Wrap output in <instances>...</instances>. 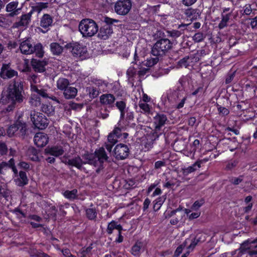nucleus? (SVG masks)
Instances as JSON below:
<instances>
[{"label":"nucleus","mask_w":257,"mask_h":257,"mask_svg":"<svg viewBox=\"0 0 257 257\" xmlns=\"http://www.w3.org/2000/svg\"><path fill=\"white\" fill-rule=\"evenodd\" d=\"M23 91L21 82H14L10 84L6 90H3L0 102L8 105L6 108L7 111H12L17 103H21L23 101Z\"/></svg>","instance_id":"f257e3e1"},{"label":"nucleus","mask_w":257,"mask_h":257,"mask_svg":"<svg viewBox=\"0 0 257 257\" xmlns=\"http://www.w3.org/2000/svg\"><path fill=\"white\" fill-rule=\"evenodd\" d=\"M158 40L154 44L151 49V55L150 59H148L149 64H157L162 57L173 47V43L166 38L165 33L161 31H157Z\"/></svg>","instance_id":"f03ea898"},{"label":"nucleus","mask_w":257,"mask_h":257,"mask_svg":"<svg viewBox=\"0 0 257 257\" xmlns=\"http://www.w3.org/2000/svg\"><path fill=\"white\" fill-rule=\"evenodd\" d=\"M107 158L104 148H101L95 151L93 158L90 157L87 162H83L81 158L78 157L68 160V163L78 168H80L83 164L88 163L97 168L96 171L98 172L103 168V164Z\"/></svg>","instance_id":"7ed1b4c3"},{"label":"nucleus","mask_w":257,"mask_h":257,"mask_svg":"<svg viewBox=\"0 0 257 257\" xmlns=\"http://www.w3.org/2000/svg\"><path fill=\"white\" fill-rule=\"evenodd\" d=\"M79 31L83 37L89 38L94 36L98 31L96 22L90 19L82 20L79 24Z\"/></svg>","instance_id":"20e7f679"},{"label":"nucleus","mask_w":257,"mask_h":257,"mask_svg":"<svg viewBox=\"0 0 257 257\" xmlns=\"http://www.w3.org/2000/svg\"><path fill=\"white\" fill-rule=\"evenodd\" d=\"M198 54H191L190 56H182L178 51L174 52L169 57L170 64H189L199 61Z\"/></svg>","instance_id":"39448f33"},{"label":"nucleus","mask_w":257,"mask_h":257,"mask_svg":"<svg viewBox=\"0 0 257 257\" xmlns=\"http://www.w3.org/2000/svg\"><path fill=\"white\" fill-rule=\"evenodd\" d=\"M65 47L67 49H71L73 56L83 60L89 58V53L86 46L79 42L69 43L65 45Z\"/></svg>","instance_id":"423d86ee"},{"label":"nucleus","mask_w":257,"mask_h":257,"mask_svg":"<svg viewBox=\"0 0 257 257\" xmlns=\"http://www.w3.org/2000/svg\"><path fill=\"white\" fill-rule=\"evenodd\" d=\"M31 119L35 126L39 129L45 128L49 124V120L42 113L32 111Z\"/></svg>","instance_id":"0eeeda50"},{"label":"nucleus","mask_w":257,"mask_h":257,"mask_svg":"<svg viewBox=\"0 0 257 257\" xmlns=\"http://www.w3.org/2000/svg\"><path fill=\"white\" fill-rule=\"evenodd\" d=\"M131 0H117L114 5V11L118 15L125 16L131 10Z\"/></svg>","instance_id":"6e6552de"},{"label":"nucleus","mask_w":257,"mask_h":257,"mask_svg":"<svg viewBox=\"0 0 257 257\" xmlns=\"http://www.w3.org/2000/svg\"><path fill=\"white\" fill-rule=\"evenodd\" d=\"M19 2L18 1H13L7 5L6 11L8 14L7 17H14L19 15L21 11V8H18Z\"/></svg>","instance_id":"1a4fd4ad"},{"label":"nucleus","mask_w":257,"mask_h":257,"mask_svg":"<svg viewBox=\"0 0 257 257\" xmlns=\"http://www.w3.org/2000/svg\"><path fill=\"white\" fill-rule=\"evenodd\" d=\"M114 154L117 159L123 160L128 156L129 149L126 145L119 144L115 147Z\"/></svg>","instance_id":"9d476101"},{"label":"nucleus","mask_w":257,"mask_h":257,"mask_svg":"<svg viewBox=\"0 0 257 257\" xmlns=\"http://www.w3.org/2000/svg\"><path fill=\"white\" fill-rule=\"evenodd\" d=\"M32 16L29 13L22 14L19 20L16 21L13 25L14 28L27 27L31 21Z\"/></svg>","instance_id":"9b49d317"},{"label":"nucleus","mask_w":257,"mask_h":257,"mask_svg":"<svg viewBox=\"0 0 257 257\" xmlns=\"http://www.w3.org/2000/svg\"><path fill=\"white\" fill-rule=\"evenodd\" d=\"M190 24H181L178 27L179 30H172L170 31H166L165 36L166 38L172 37L173 39H176L180 37L184 33V30H186L187 27L190 25Z\"/></svg>","instance_id":"f8f14e48"},{"label":"nucleus","mask_w":257,"mask_h":257,"mask_svg":"<svg viewBox=\"0 0 257 257\" xmlns=\"http://www.w3.org/2000/svg\"><path fill=\"white\" fill-rule=\"evenodd\" d=\"M257 247V238L253 241L247 240L244 242L240 246L241 251H248L250 255L257 254L256 250H251L253 248Z\"/></svg>","instance_id":"ddd939ff"},{"label":"nucleus","mask_w":257,"mask_h":257,"mask_svg":"<svg viewBox=\"0 0 257 257\" xmlns=\"http://www.w3.org/2000/svg\"><path fill=\"white\" fill-rule=\"evenodd\" d=\"M32 40L28 38L23 41L20 44L19 48L21 52L24 54L29 55L33 54Z\"/></svg>","instance_id":"4468645a"},{"label":"nucleus","mask_w":257,"mask_h":257,"mask_svg":"<svg viewBox=\"0 0 257 257\" xmlns=\"http://www.w3.org/2000/svg\"><path fill=\"white\" fill-rule=\"evenodd\" d=\"M183 13L186 18L191 21L196 20L198 18H200L201 14L198 9H192L191 8L185 9Z\"/></svg>","instance_id":"2eb2a0df"},{"label":"nucleus","mask_w":257,"mask_h":257,"mask_svg":"<svg viewBox=\"0 0 257 257\" xmlns=\"http://www.w3.org/2000/svg\"><path fill=\"white\" fill-rule=\"evenodd\" d=\"M48 136L43 133H37L34 138L35 145L38 147H43L48 143Z\"/></svg>","instance_id":"dca6fc26"},{"label":"nucleus","mask_w":257,"mask_h":257,"mask_svg":"<svg viewBox=\"0 0 257 257\" xmlns=\"http://www.w3.org/2000/svg\"><path fill=\"white\" fill-rule=\"evenodd\" d=\"M167 120L166 115L162 113H157L153 119V124L156 131L160 130L165 125Z\"/></svg>","instance_id":"f3484780"},{"label":"nucleus","mask_w":257,"mask_h":257,"mask_svg":"<svg viewBox=\"0 0 257 257\" xmlns=\"http://www.w3.org/2000/svg\"><path fill=\"white\" fill-rule=\"evenodd\" d=\"M171 95L175 97L174 98L175 102H177L178 100L180 101L176 105V108L178 109L182 108L184 106L185 102L187 99V96H181V95L179 96L178 92H173L172 93H170L168 96V99L170 101H173V100L171 98Z\"/></svg>","instance_id":"a211bd4d"},{"label":"nucleus","mask_w":257,"mask_h":257,"mask_svg":"<svg viewBox=\"0 0 257 257\" xmlns=\"http://www.w3.org/2000/svg\"><path fill=\"white\" fill-rule=\"evenodd\" d=\"M17 71L12 69L9 65H3L0 73V75L4 79L11 78L17 75Z\"/></svg>","instance_id":"6ab92c4d"},{"label":"nucleus","mask_w":257,"mask_h":257,"mask_svg":"<svg viewBox=\"0 0 257 257\" xmlns=\"http://www.w3.org/2000/svg\"><path fill=\"white\" fill-rule=\"evenodd\" d=\"M113 32L112 28L102 25L98 32V36L101 39L106 40Z\"/></svg>","instance_id":"aec40b11"},{"label":"nucleus","mask_w":257,"mask_h":257,"mask_svg":"<svg viewBox=\"0 0 257 257\" xmlns=\"http://www.w3.org/2000/svg\"><path fill=\"white\" fill-rule=\"evenodd\" d=\"M53 22V17L49 14H45L40 19V26L46 29L52 25Z\"/></svg>","instance_id":"412c9836"},{"label":"nucleus","mask_w":257,"mask_h":257,"mask_svg":"<svg viewBox=\"0 0 257 257\" xmlns=\"http://www.w3.org/2000/svg\"><path fill=\"white\" fill-rule=\"evenodd\" d=\"M115 100L114 96L111 94H104L100 97V103L109 107L113 106Z\"/></svg>","instance_id":"4be33fe9"},{"label":"nucleus","mask_w":257,"mask_h":257,"mask_svg":"<svg viewBox=\"0 0 257 257\" xmlns=\"http://www.w3.org/2000/svg\"><path fill=\"white\" fill-rule=\"evenodd\" d=\"M45 153L55 157H59L63 154L64 151L60 146L47 147L45 150Z\"/></svg>","instance_id":"5701e85b"},{"label":"nucleus","mask_w":257,"mask_h":257,"mask_svg":"<svg viewBox=\"0 0 257 257\" xmlns=\"http://www.w3.org/2000/svg\"><path fill=\"white\" fill-rule=\"evenodd\" d=\"M77 94V89L74 87H67L63 92L64 96L66 99H71L74 98Z\"/></svg>","instance_id":"b1692460"},{"label":"nucleus","mask_w":257,"mask_h":257,"mask_svg":"<svg viewBox=\"0 0 257 257\" xmlns=\"http://www.w3.org/2000/svg\"><path fill=\"white\" fill-rule=\"evenodd\" d=\"M50 47L51 53L54 55L59 56L61 54L63 51V47L58 43L53 42L51 43Z\"/></svg>","instance_id":"393cba45"},{"label":"nucleus","mask_w":257,"mask_h":257,"mask_svg":"<svg viewBox=\"0 0 257 257\" xmlns=\"http://www.w3.org/2000/svg\"><path fill=\"white\" fill-rule=\"evenodd\" d=\"M9 168H12L15 174H17L18 173V171L14 165V160L13 159H10L9 163L2 162L0 164V173H3V170H6Z\"/></svg>","instance_id":"a878e982"},{"label":"nucleus","mask_w":257,"mask_h":257,"mask_svg":"<svg viewBox=\"0 0 257 257\" xmlns=\"http://www.w3.org/2000/svg\"><path fill=\"white\" fill-rule=\"evenodd\" d=\"M33 53H35L36 56L39 58H42L44 56V51L42 44L41 43H38L33 46Z\"/></svg>","instance_id":"bb28decb"},{"label":"nucleus","mask_w":257,"mask_h":257,"mask_svg":"<svg viewBox=\"0 0 257 257\" xmlns=\"http://www.w3.org/2000/svg\"><path fill=\"white\" fill-rule=\"evenodd\" d=\"M28 178L25 172L20 171L19 177L15 180L16 184L19 186H23L28 183Z\"/></svg>","instance_id":"cd10ccee"},{"label":"nucleus","mask_w":257,"mask_h":257,"mask_svg":"<svg viewBox=\"0 0 257 257\" xmlns=\"http://www.w3.org/2000/svg\"><path fill=\"white\" fill-rule=\"evenodd\" d=\"M114 229H116L118 231H121L122 230V227L120 224H118L116 221H112L108 224L107 232L108 234H111Z\"/></svg>","instance_id":"c85d7f7f"},{"label":"nucleus","mask_w":257,"mask_h":257,"mask_svg":"<svg viewBox=\"0 0 257 257\" xmlns=\"http://www.w3.org/2000/svg\"><path fill=\"white\" fill-rule=\"evenodd\" d=\"M148 59H149V58H147V63H144L145 61V57L142 55H139L137 53V50H136L134 55V60L131 62V64H137L138 63L139 64H149L148 62ZM149 59H150V58H149Z\"/></svg>","instance_id":"c756f323"},{"label":"nucleus","mask_w":257,"mask_h":257,"mask_svg":"<svg viewBox=\"0 0 257 257\" xmlns=\"http://www.w3.org/2000/svg\"><path fill=\"white\" fill-rule=\"evenodd\" d=\"M69 85V81L64 78H60L57 81V87L58 89L64 90Z\"/></svg>","instance_id":"7c9ffc66"},{"label":"nucleus","mask_w":257,"mask_h":257,"mask_svg":"<svg viewBox=\"0 0 257 257\" xmlns=\"http://www.w3.org/2000/svg\"><path fill=\"white\" fill-rule=\"evenodd\" d=\"M198 242V240L193 238L192 239L188 238L185 240V241L184 242V245L185 246L188 245V246L187 247V249H189L190 250L192 251L195 246L197 245V244Z\"/></svg>","instance_id":"2f4dec72"},{"label":"nucleus","mask_w":257,"mask_h":257,"mask_svg":"<svg viewBox=\"0 0 257 257\" xmlns=\"http://www.w3.org/2000/svg\"><path fill=\"white\" fill-rule=\"evenodd\" d=\"M139 106L141 109V112L146 114L151 113L152 107L147 102L139 101Z\"/></svg>","instance_id":"473e14b6"},{"label":"nucleus","mask_w":257,"mask_h":257,"mask_svg":"<svg viewBox=\"0 0 257 257\" xmlns=\"http://www.w3.org/2000/svg\"><path fill=\"white\" fill-rule=\"evenodd\" d=\"M168 66V65H162V67L159 68V73L157 74H153V75L154 76L159 77L164 74H167L171 70L173 69L174 68V67L172 66L166 68V67Z\"/></svg>","instance_id":"72a5a7b5"},{"label":"nucleus","mask_w":257,"mask_h":257,"mask_svg":"<svg viewBox=\"0 0 257 257\" xmlns=\"http://www.w3.org/2000/svg\"><path fill=\"white\" fill-rule=\"evenodd\" d=\"M11 194V191L7 188L6 184L3 183L0 186V194L8 200Z\"/></svg>","instance_id":"f704fd0d"},{"label":"nucleus","mask_w":257,"mask_h":257,"mask_svg":"<svg viewBox=\"0 0 257 257\" xmlns=\"http://www.w3.org/2000/svg\"><path fill=\"white\" fill-rule=\"evenodd\" d=\"M143 247V244L142 242H137L132 248V253L134 255H139Z\"/></svg>","instance_id":"c9c22d12"},{"label":"nucleus","mask_w":257,"mask_h":257,"mask_svg":"<svg viewBox=\"0 0 257 257\" xmlns=\"http://www.w3.org/2000/svg\"><path fill=\"white\" fill-rule=\"evenodd\" d=\"M30 103L33 106H38L41 104L40 97L39 95L35 94L31 95Z\"/></svg>","instance_id":"e433bc0d"},{"label":"nucleus","mask_w":257,"mask_h":257,"mask_svg":"<svg viewBox=\"0 0 257 257\" xmlns=\"http://www.w3.org/2000/svg\"><path fill=\"white\" fill-rule=\"evenodd\" d=\"M77 190L73 189L71 191L67 190L63 193L64 197L68 199H74L77 196Z\"/></svg>","instance_id":"4c0bfd02"},{"label":"nucleus","mask_w":257,"mask_h":257,"mask_svg":"<svg viewBox=\"0 0 257 257\" xmlns=\"http://www.w3.org/2000/svg\"><path fill=\"white\" fill-rule=\"evenodd\" d=\"M196 167H197V165L195 163L192 166H189L187 168H182V172L184 176H187L190 173L193 172L196 170Z\"/></svg>","instance_id":"58836bf2"},{"label":"nucleus","mask_w":257,"mask_h":257,"mask_svg":"<svg viewBox=\"0 0 257 257\" xmlns=\"http://www.w3.org/2000/svg\"><path fill=\"white\" fill-rule=\"evenodd\" d=\"M243 14L245 15H249L251 14H255L256 10L252 8V5L250 4H246L243 8Z\"/></svg>","instance_id":"ea45409f"},{"label":"nucleus","mask_w":257,"mask_h":257,"mask_svg":"<svg viewBox=\"0 0 257 257\" xmlns=\"http://www.w3.org/2000/svg\"><path fill=\"white\" fill-rule=\"evenodd\" d=\"M159 137V135L157 134V133H154L152 136L149 135L148 136V140H150L151 141L149 142L148 143H146L145 146V148H147L148 150H149L150 149L152 148L153 146V142L155 141L157 138Z\"/></svg>","instance_id":"a19ab883"},{"label":"nucleus","mask_w":257,"mask_h":257,"mask_svg":"<svg viewBox=\"0 0 257 257\" xmlns=\"http://www.w3.org/2000/svg\"><path fill=\"white\" fill-rule=\"evenodd\" d=\"M20 125V123H17L11 125L8 130V134L10 137H12L15 133L18 130Z\"/></svg>","instance_id":"79ce46f5"},{"label":"nucleus","mask_w":257,"mask_h":257,"mask_svg":"<svg viewBox=\"0 0 257 257\" xmlns=\"http://www.w3.org/2000/svg\"><path fill=\"white\" fill-rule=\"evenodd\" d=\"M118 22L119 21L118 20L105 17L104 18L102 24L105 26L107 25V26H110V28H112V25L113 23H118Z\"/></svg>","instance_id":"37998d69"},{"label":"nucleus","mask_w":257,"mask_h":257,"mask_svg":"<svg viewBox=\"0 0 257 257\" xmlns=\"http://www.w3.org/2000/svg\"><path fill=\"white\" fill-rule=\"evenodd\" d=\"M86 214L87 218L90 220L94 219L97 215L95 209L93 208L87 209L86 210Z\"/></svg>","instance_id":"c03bdc74"},{"label":"nucleus","mask_w":257,"mask_h":257,"mask_svg":"<svg viewBox=\"0 0 257 257\" xmlns=\"http://www.w3.org/2000/svg\"><path fill=\"white\" fill-rule=\"evenodd\" d=\"M116 106L120 111L121 117H123L124 114V109L126 107L125 103L123 101H117L116 102Z\"/></svg>","instance_id":"a18cd8bd"},{"label":"nucleus","mask_w":257,"mask_h":257,"mask_svg":"<svg viewBox=\"0 0 257 257\" xmlns=\"http://www.w3.org/2000/svg\"><path fill=\"white\" fill-rule=\"evenodd\" d=\"M205 38L202 32H197L193 36V40L195 42L199 43L203 41Z\"/></svg>","instance_id":"49530a36"},{"label":"nucleus","mask_w":257,"mask_h":257,"mask_svg":"<svg viewBox=\"0 0 257 257\" xmlns=\"http://www.w3.org/2000/svg\"><path fill=\"white\" fill-rule=\"evenodd\" d=\"M46 212L49 216L54 217L56 215L57 209L55 206L51 205L46 208Z\"/></svg>","instance_id":"de8ad7c7"},{"label":"nucleus","mask_w":257,"mask_h":257,"mask_svg":"<svg viewBox=\"0 0 257 257\" xmlns=\"http://www.w3.org/2000/svg\"><path fill=\"white\" fill-rule=\"evenodd\" d=\"M164 203V200L161 197H159L154 201V209L157 211L161 207Z\"/></svg>","instance_id":"09e8293b"},{"label":"nucleus","mask_w":257,"mask_h":257,"mask_svg":"<svg viewBox=\"0 0 257 257\" xmlns=\"http://www.w3.org/2000/svg\"><path fill=\"white\" fill-rule=\"evenodd\" d=\"M243 180V177L240 176L238 177H232L230 179L229 181L233 185H238Z\"/></svg>","instance_id":"8fccbe9b"},{"label":"nucleus","mask_w":257,"mask_h":257,"mask_svg":"<svg viewBox=\"0 0 257 257\" xmlns=\"http://www.w3.org/2000/svg\"><path fill=\"white\" fill-rule=\"evenodd\" d=\"M89 93L91 97L95 98L98 95L99 91L96 88L91 87L89 88Z\"/></svg>","instance_id":"3c124183"},{"label":"nucleus","mask_w":257,"mask_h":257,"mask_svg":"<svg viewBox=\"0 0 257 257\" xmlns=\"http://www.w3.org/2000/svg\"><path fill=\"white\" fill-rule=\"evenodd\" d=\"M118 138L114 136L112 133L109 134L108 136L107 140L108 143L112 144V145H114L117 142V139Z\"/></svg>","instance_id":"603ef678"},{"label":"nucleus","mask_w":257,"mask_h":257,"mask_svg":"<svg viewBox=\"0 0 257 257\" xmlns=\"http://www.w3.org/2000/svg\"><path fill=\"white\" fill-rule=\"evenodd\" d=\"M43 110L49 115H52L54 113V109L52 106L44 105Z\"/></svg>","instance_id":"864d4df0"},{"label":"nucleus","mask_w":257,"mask_h":257,"mask_svg":"<svg viewBox=\"0 0 257 257\" xmlns=\"http://www.w3.org/2000/svg\"><path fill=\"white\" fill-rule=\"evenodd\" d=\"M197 0H181V3L186 7H191L194 5Z\"/></svg>","instance_id":"5fc2aeb1"},{"label":"nucleus","mask_w":257,"mask_h":257,"mask_svg":"<svg viewBox=\"0 0 257 257\" xmlns=\"http://www.w3.org/2000/svg\"><path fill=\"white\" fill-rule=\"evenodd\" d=\"M41 11L42 10H41L40 7L37 3L36 6L32 7L31 10L29 13L31 14L32 16L34 13L37 12L38 14H40Z\"/></svg>","instance_id":"6e6d98bb"},{"label":"nucleus","mask_w":257,"mask_h":257,"mask_svg":"<svg viewBox=\"0 0 257 257\" xmlns=\"http://www.w3.org/2000/svg\"><path fill=\"white\" fill-rule=\"evenodd\" d=\"M232 14V11L227 14L221 13V20L228 23Z\"/></svg>","instance_id":"4d7b16f0"},{"label":"nucleus","mask_w":257,"mask_h":257,"mask_svg":"<svg viewBox=\"0 0 257 257\" xmlns=\"http://www.w3.org/2000/svg\"><path fill=\"white\" fill-rule=\"evenodd\" d=\"M218 111H219L220 114L223 115H226L229 112L228 109L224 107H222L220 106L218 107Z\"/></svg>","instance_id":"13d9d810"},{"label":"nucleus","mask_w":257,"mask_h":257,"mask_svg":"<svg viewBox=\"0 0 257 257\" xmlns=\"http://www.w3.org/2000/svg\"><path fill=\"white\" fill-rule=\"evenodd\" d=\"M204 203V201L203 200L201 201H195L193 205L192 206V209L193 210H197L199 208H200Z\"/></svg>","instance_id":"bf43d9fd"},{"label":"nucleus","mask_w":257,"mask_h":257,"mask_svg":"<svg viewBox=\"0 0 257 257\" xmlns=\"http://www.w3.org/2000/svg\"><path fill=\"white\" fill-rule=\"evenodd\" d=\"M121 129L119 127H115L112 132V134L115 136L118 139L121 138Z\"/></svg>","instance_id":"052dcab7"},{"label":"nucleus","mask_w":257,"mask_h":257,"mask_svg":"<svg viewBox=\"0 0 257 257\" xmlns=\"http://www.w3.org/2000/svg\"><path fill=\"white\" fill-rule=\"evenodd\" d=\"M33 67V69L35 71L38 72H44L45 70L44 66L45 65H32Z\"/></svg>","instance_id":"680f3d73"},{"label":"nucleus","mask_w":257,"mask_h":257,"mask_svg":"<svg viewBox=\"0 0 257 257\" xmlns=\"http://www.w3.org/2000/svg\"><path fill=\"white\" fill-rule=\"evenodd\" d=\"M185 246V245H184V243L180 245L179 246H178L175 252V256H179L180 254L182 252L183 249L184 248Z\"/></svg>","instance_id":"e2e57ef3"},{"label":"nucleus","mask_w":257,"mask_h":257,"mask_svg":"<svg viewBox=\"0 0 257 257\" xmlns=\"http://www.w3.org/2000/svg\"><path fill=\"white\" fill-rule=\"evenodd\" d=\"M18 46V44L16 41H9L8 43V47L9 49H16Z\"/></svg>","instance_id":"0e129e2a"},{"label":"nucleus","mask_w":257,"mask_h":257,"mask_svg":"<svg viewBox=\"0 0 257 257\" xmlns=\"http://www.w3.org/2000/svg\"><path fill=\"white\" fill-rule=\"evenodd\" d=\"M7 152V148L6 145L0 142V154L2 155L5 154Z\"/></svg>","instance_id":"69168bd1"},{"label":"nucleus","mask_w":257,"mask_h":257,"mask_svg":"<svg viewBox=\"0 0 257 257\" xmlns=\"http://www.w3.org/2000/svg\"><path fill=\"white\" fill-rule=\"evenodd\" d=\"M159 184V181L155 182L154 183L152 184L148 189V194L150 193L152 190L156 188V187Z\"/></svg>","instance_id":"338daca9"},{"label":"nucleus","mask_w":257,"mask_h":257,"mask_svg":"<svg viewBox=\"0 0 257 257\" xmlns=\"http://www.w3.org/2000/svg\"><path fill=\"white\" fill-rule=\"evenodd\" d=\"M37 4L39 5V6L40 7V8L42 11L44 9H47L49 6V3L47 2H46V3L39 2V3H37Z\"/></svg>","instance_id":"774afa93"}]
</instances>
